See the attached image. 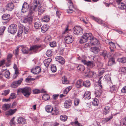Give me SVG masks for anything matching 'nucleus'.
<instances>
[{"mask_svg":"<svg viewBox=\"0 0 126 126\" xmlns=\"http://www.w3.org/2000/svg\"><path fill=\"white\" fill-rule=\"evenodd\" d=\"M17 94L22 93L24 96L28 97L32 93V90L30 87H26L23 88H19L17 91Z\"/></svg>","mask_w":126,"mask_h":126,"instance_id":"nucleus-2","label":"nucleus"},{"mask_svg":"<svg viewBox=\"0 0 126 126\" xmlns=\"http://www.w3.org/2000/svg\"><path fill=\"white\" fill-rule=\"evenodd\" d=\"M82 58H83L84 59H82L81 60V61L84 64L86 65L87 62V61L85 59V58H86V57L85 56H82Z\"/></svg>","mask_w":126,"mask_h":126,"instance_id":"nucleus-60","label":"nucleus"},{"mask_svg":"<svg viewBox=\"0 0 126 126\" xmlns=\"http://www.w3.org/2000/svg\"><path fill=\"white\" fill-rule=\"evenodd\" d=\"M100 55L103 56L105 59H107L108 57L107 52L106 51H104L100 52Z\"/></svg>","mask_w":126,"mask_h":126,"instance_id":"nucleus-23","label":"nucleus"},{"mask_svg":"<svg viewBox=\"0 0 126 126\" xmlns=\"http://www.w3.org/2000/svg\"><path fill=\"white\" fill-rule=\"evenodd\" d=\"M51 69L52 72H55L57 70L56 66L54 64L52 65L51 67Z\"/></svg>","mask_w":126,"mask_h":126,"instance_id":"nucleus-47","label":"nucleus"},{"mask_svg":"<svg viewBox=\"0 0 126 126\" xmlns=\"http://www.w3.org/2000/svg\"><path fill=\"white\" fill-rule=\"evenodd\" d=\"M40 5V2L38 0H34L33 3V5L30 7L29 10L28 16L24 17L23 19L21 18V21L23 23H30L31 22L33 17V14L34 11L37 10V7Z\"/></svg>","mask_w":126,"mask_h":126,"instance_id":"nucleus-1","label":"nucleus"},{"mask_svg":"<svg viewBox=\"0 0 126 126\" xmlns=\"http://www.w3.org/2000/svg\"><path fill=\"white\" fill-rule=\"evenodd\" d=\"M46 55L48 57H50L52 55V51L51 49H48L46 53Z\"/></svg>","mask_w":126,"mask_h":126,"instance_id":"nucleus-43","label":"nucleus"},{"mask_svg":"<svg viewBox=\"0 0 126 126\" xmlns=\"http://www.w3.org/2000/svg\"><path fill=\"white\" fill-rule=\"evenodd\" d=\"M91 93L89 91H86L83 95V98L85 99H89L91 98Z\"/></svg>","mask_w":126,"mask_h":126,"instance_id":"nucleus-19","label":"nucleus"},{"mask_svg":"<svg viewBox=\"0 0 126 126\" xmlns=\"http://www.w3.org/2000/svg\"><path fill=\"white\" fill-rule=\"evenodd\" d=\"M48 26L47 25H44L41 28L42 32L44 33L46 32L48 29Z\"/></svg>","mask_w":126,"mask_h":126,"instance_id":"nucleus-27","label":"nucleus"},{"mask_svg":"<svg viewBox=\"0 0 126 126\" xmlns=\"http://www.w3.org/2000/svg\"><path fill=\"white\" fill-rule=\"evenodd\" d=\"M83 81L81 79L78 80L76 82L75 86L76 87L78 88H80L83 86Z\"/></svg>","mask_w":126,"mask_h":126,"instance_id":"nucleus-12","label":"nucleus"},{"mask_svg":"<svg viewBox=\"0 0 126 126\" xmlns=\"http://www.w3.org/2000/svg\"><path fill=\"white\" fill-rule=\"evenodd\" d=\"M119 7L122 9H124L126 8V6L123 3H120L119 4Z\"/></svg>","mask_w":126,"mask_h":126,"instance_id":"nucleus-49","label":"nucleus"},{"mask_svg":"<svg viewBox=\"0 0 126 126\" xmlns=\"http://www.w3.org/2000/svg\"><path fill=\"white\" fill-rule=\"evenodd\" d=\"M51 39V38L50 36H47L45 37V41L47 42L50 41Z\"/></svg>","mask_w":126,"mask_h":126,"instance_id":"nucleus-56","label":"nucleus"},{"mask_svg":"<svg viewBox=\"0 0 126 126\" xmlns=\"http://www.w3.org/2000/svg\"><path fill=\"white\" fill-rule=\"evenodd\" d=\"M101 94V91L100 90H97L95 93V96L97 97H99Z\"/></svg>","mask_w":126,"mask_h":126,"instance_id":"nucleus-42","label":"nucleus"},{"mask_svg":"<svg viewBox=\"0 0 126 126\" xmlns=\"http://www.w3.org/2000/svg\"><path fill=\"white\" fill-rule=\"evenodd\" d=\"M117 61L121 63H126V58L122 57L118 59Z\"/></svg>","mask_w":126,"mask_h":126,"instance_id":"nucleus-29","label":"nucleus"},{"mask_svg":"<svg viewBox=\"0 0 126 126\" xmlns=\"http://www.w3.org/2000/svg\"><path fill=\"white\" fill-rule=\"evenodd\" d=\"M52 59L50 58L46 59L44 61V63L46 67H47L50 64V63L51 62Z\"/></svg>","mask_w":126,"mask_h":126,"instance_id":"nucleus-20","label":"nucleus"},{"mask_svg":"<svg viewBox=\"0 0 126 126\" xmlns=\"http://www.w3.org/2000/svg\"><path fill=\"white\" fill-rule=\"evenodd\" d=\"M72 104L71 100L70 99L66 100L65 102L64 106L65 108H69Z\"/></svg>","mask_w":126,"mask_h":126,"instance_id":"nucleus-15","label":"nucleus"},{"mask_svg":"<svg viewBox=\"0 0 126 126\" xmlns=\"http://www.w3.org/2000/svg\"><path fill=\"white\" fill-rule=\"evenodd\" d=\"M12 56V55L10 54L8 55L6 61V64L5 65L6 67L9 66L11 64V62L10 61L11 58Z\"/></svg>","mask_w":126,"mask_h":126,"instance_id":"nucleus-13","label":"nucleus"},{"mask_svg":"<svg viewBox=\"0 0 126 126\" xmlns=\"http://www.w3.org/2000/svg\"><path fill=\"white\" fill-rule=\"evenodd\" d=\"M90 42H91V44L92 45H97L99 44L98 40L96 38H94L93 37Z\"/></svg>","mask_w":126,"mask_h":126,"instance_id":"nucleus-18","label":"nucleus"},{"mask_svg":"<svg viewBox=\"0 0 126 126\" xmlns=\"http://www.w3.org/2000/svg\"><path fill=\"white\" fill-rule=\"evenodd\" d=\"M17 27V26L16 25L11 24L8 27V31L12 34H14L16 32Z\"/></svg>","mask_w":126,"mask_h":126,"instance_id":"nucleus-5","label":"nucleus"},{"mask_svg":"<svg viewBox=\"0 0 126 126\" xmlns=\"http://www.w3.org/2000/svg\"><path fill=\"white\" fill-rule=\"evenodd\" d=\"M73 33L75 34L80 35L83 33L82 29L79 26H76L73 29Z\"/></svg>","mask_w":126,"mask_h":126,"instance_id":"nucleus-4","label":"nucleus"},{"mask_svg":"<svg viewBox=\"0 0 126 126\" xmlns=\"http://www.w3.org/2000/svg\"><path fill=\"white\" fill-rule=\"evenodd\" d=\"M19 48H17L14 51V53L16 57L18 54V53L19 51Z\"/></svg>","mask_w":126,"mask_h":126,"instance_id":"nucleus-61","label":"nucleus"},{"mask_svg":"<svg viewBox=\"0 0 126 126\" xmlns=\"http://www.w3.org/2000/svg\"><path fill=\"white\" fill-rule=\"evenodd\" d=\"M41 47V45H35L31 47L30 49V51H32L34 53L37 52V50Z\"/></svg>","mask_w":126,"mask_h":126,"instance_id":"nucleus-8","label":"nucleus"},{"mask_svg":"<svg viewBox=\"0 0 126 126\" xmlns=\"http://www.w3.org/2000/svg\"><path fill=\"white\" fill-rule=\"evenodd\" d=\"M10 104H5L3 105L2 108L4 110L6 111L10 108Z\"/></svg>","mask_w":126,"mask_h":126,"instance_id":"nucleus-31","label":"nucleus"},{"mask_svg":"<svg viewBox=\"0 0 126 126\" xmlns=\"http://www.w3.org/2000/svg\"><path fill=\"white\" fill-rule=\"evenodd\" d=\"M10 91V90L9 89L5 90L4 91V93H2L1 94L4 96H6L9 93Z\"/></svg>","mask_w":126,"mask_h":126,"instance_id":"nucleus-54","label":"nucleus"},{"mask_svg":"<svg viewBox=\"0 0 126 126\" xmlns=\"http://www.w3.org/2000/svg\"><path fill=\"white\" fill-rule=\"evenodd\" d=\"M53 108L50 105L46 106L45 108L46 111L48 112H51L53 110Z\"/></svg>","mask_w":126,"mask_h":126,"instance_id":"nucleus-30","label":"nucleus"},{"mask_svg":"<svg viewBox=\"0 0 126 126\" xmlns=\"http://www.w3.org/2000/svg\"><path fill=\"white\" fill-rule=\"evenodd\" d=\"M92 49L93 51L95 54L97 53L99 51V49L96 47H93Z\"/></svg>","mask_w":126,"mask_h":126,"instance_id":"nucleus-50","label":"nucleus"},{"mask_svg":"<svg viewBox=\"0 0 126 126\" xmlns=\"http://www.w3.org/2000/svg\"><path fill=\"white\" fill-rule=\"evenodd\" d=\"M14 5L12 2L8 3L6 6V9L9 11H12L14 8Z\"/></svg>","mask_w":126,"mask_h":126,"instance_id":"nucleus-16","label":"nucleus"},{"mask_svg":"<svg viewBox=\"0 0 126 126\" xmlns=\"http://www.w3.org/2000/svg\"><path fill=\"white\" fill-rule=\"evenodd\" d=\"M18 86L17 82L14 81L12 83L11 85V87L12 88H15L17 87Z\"/></svg>","mask_w":126,"mask_h":126,"instance_id":"nucleus-53","label":"nucleus"},{"mask_svg":"<svg viewBox=\"0 0 126 126\" xmlns=\"http://www.w3.org/2000/svg\"><path fill=\"white\" fill-rule=\"evenodd\" d=\"M79 100L78 99H75L74 100V104L75 105L77 106L79 104Z\"/></svg>","mask_w":126,"mask_h":126,"instance_id":"nucleus-63","label":"nucleus"},{"mask_svg":"<svg viewBox=\"0 0 126 126\" xmlns=\"http://www.w3.org/2000/svg\"><path fill=\"white\" fill-rule=\"evenodd\" d=\"M52 115H57L59 114V109L56 107H55L53 108L52 111Z\"/></svg>","mask_w":126,"mask_h":126,"instance_id":"nucleus-25","label":"nucleus"},{"mask_svg":"<svg viewBox=\"0 0 126 126\" xmlns=\"http://www.w3.org/2000/svg\"><path fill=\"white\" fill-rule=\"evenodd\" d=\"M119 71L120 72H123L124 73H126V67H121L120 68Z\"/></svg>","mask_w":126,"mask_h":126,"instance_id":"nucleus-45","label":"nucleus"},{"mask_svg":"<svg viewBox=\"0 0 126 126\" xmlns=\"http://www.w3.org/2000/svg\"><path fill=\"white\" fill-rule=\"evenodd\" d=\"M29 8V5L26 2H25L22 6L21 9V11L24 13L27 12Z\"/></svg>","mask_w":126,"mask_h":126,"instance_id":"nucleus-10","label":"nucleus"},{"mask_svg":"<svg viewBox=\"0 0 126 126\" xmlns=\"http://www.w3.org/2000/svg\"><path fill=\"white\" fill-rule=\"evenodd\" d=\"M62 83L64 84H67L69 83V81L67 80V79L65 78V76H63L62 77Z\"/></svg>","mask_w":126,"mask_h":126,"instance_id":"nucleus-33","label":"nucleus"},{"mask_svg":"<svg viewBox=\"0 0 126 126\" xmlns=\"http://www.w3.org/2000/svg\"><path fill=\"white\" fill-rule=\"evenodd\" d=\"M87 72L85 73V74H87L86 75L87 76L89 77H94L95 76V73L94 72L91 71L90 69H87Z\"/></svg>","mask_w":126,"mask_h":126,"instance_id":"nucleus-9","label":"nucleus"},{"mask_svg":"<svg viewBox=\"0 0 126 126\" xmlns=\"http://www.w3.org/2000/svg\"><path fill=\"white\" fill-rule=\"evenodd\" d=\"M64 40L67 44H69L72 42L73 38L72 36L68 35L65 37Z\"/></svg>","mask_w":126,"mask_h":126,"instance_id":"nucleus-7","label":"nucleus"},{"mask_svg":"<svg viewBox=\"0 0 126 126\" xmlns=\"http://www.w3.org/2000/svg\"><path fill=\"white\" fill-rule=\"evenodd\" d=\"M68 3L70 4V5L69 6V9L67 10V12L68 13H72L73 12V9H72L73 8V7L72 5L73 3L70 1L68 2Z\"/></svg>","mask_w":126,"mask_h":126,"instance_id":"nucleus-22","label":"nucleus"},{"mask_svg":"<svg viewBox=\"0 0 126 126\" xmlns=\"http://www.w3.org/2000/svg\"><path fill=\"white\" fill-rule=\"evenodd\" d=\"M90 82L89 80H86L83 83V86H84L86 87H89L90 86Z\"/></svg>","mask_w":126,"mask_h":126,"instance_id":"nucleus-41","label":"nucleus"},{"mask_svg":"<svg viewBox=\"0 0 126 126\" xmlns=\"http://www.w3.org/2000/svg\"><path fill=\"white\" fill-rule=\"evenodd\" d=\"M102 77H100L99 79L98 80V83L99 86L101 88H99L100 89L102 88V86L101 85V84H102V81L103 80L102 79Z\"/></svg>","mask_w":126,"mask_h":126,"instance_id":"nucleus-39","label":"nucleus"},{"mask_svg":"<svg viewBox=\"0 0 126 126\" xmlns=\"http://www.w3.org/2000/svg\"><path fill=\"white\" fill-rule=\"evenodd\" d=\"M16 95L15 93H12L10 95L9 98L10 99H13L16 98Z\"/></svg>","mask_w":126,"mask_h":126,"instance_id":"nucleus-57","label":"nucleus"},{"mask_svg":"<svg viewBox=\"0 0 126 126\" xmlns=\"http://www.w3.org/2000/svg\"><path fill=\"white\" fill-rule=\"evenodd\" d=\"M67 119V117L65 115H61L60 117V119L63 121H66Z\"/></svg>","mask_w":126,"mask_h":126,"instance_id":"nucleus-37","label":"nucleus"},{"mask_svg":"<svg viewBox=\"0 0 126 126\" xmlns=\"http://www.w3.org/2000/svg\"><path fill=\"white\" fill-rule=\"evenodd\" d=\"M41 25V24L39 21L35 22L34 24V27L36 29L39 28Z\"/></svg>","mask_w":126,"mask_h":126,"instance_id":"nucleus-28","label":"nucleus"},{"mask_svg":"<svg viewBox=\"0 0 126 126\" xmlns=\"http://www.w3.org/2000/svg\"><path fill=\"white\" fill-rule=\"evenodd\" d=\"M55 59L57 61L62 64H64L65 63L64 59L61 56H58L56 57Z\"/></svg>","mask_w":126,"mask_h":126,"instance_id":"nucleus-14","label":"nucleus"},{"mask_svg":"<svg viewBox=\"0 0 126 126\" xmlns=\"http://www.w3.org/2000/svg\"><path fill=\"white\" fill-rule=\"evenodd\" d=\"M113 116L111 115L110 116L108 117V118H105L103 120V121L104 123H106L110 121L113 118Z\"/></svg>","mask_w":126,"mask_h":126,"instance_id":"nucleus-36","label":"nucleus"},{"mask_svg":"<svg viewBox=\"0 0 126 126\" xmlns=\"http://www.w3.org/2000/svg\"><path fill=\"white\" fill-rule=\"evenodd\" d=\"M17 109H10V110L7 111L5 112V114L6 115H11L14 114L17 110Z\"/></svg>","mask_w":126,"mask_h":126,"instance_id":"nucleus-17","label":"nucleus"},{"mask_svg":"<svg viewBox=\"0 0 126 126\" xmlns=\"http://www.w3.org/2000/svg\"><path fill=\"white\" fill-rule=\"evenodd\" d=\"M98 104V101L97 99H94L92 102V104L94 106L97 105Z\"/></svg>","mask_w":126,"mask_h":126,"instance_id":"nucleus-48","label":"nucleus"},{"mask_svg":"<svg viewBox=\"0 0 126 126\" xmlns=\"http://www.w3.org/2000/svg\"><path fill=\"white\" fill-rule=\"evenodd\" d=\"M29 49L26 47H23L22 49V51L23 53L24 54H27L28 52Z\"/></svg>","mask_w":126,"mask_h":126,"instance_id":"nucleus-46","label":"nucleus"},{"mask_svg":"<svg viewBox=\"0 0 126 126\" xmlns=\"http://www.w3.org/2000/svg\"><path fill=\"white\" fill-rule=\"evenodd\" d=\"M110 110V108L109 107H106L103 110V113L105 115L108 114Z\"/></svg>","mask_w":126,"mask_h":126,"instance_id":"nucleus-26","label":"nucleus"},{"mask_svg":"<svg viewBox=\"0 0 126 126\" xmlns=\"http://www.w3.org/2000/svg\"><path fill=\"white\" fill-rule=\"evenodd\" d=\"M42 98L43 100L46 101L49 99L50 98V97L48 94H45L42 96Z\"/></svg>","mask_w":126,"mask_h":126,"instance_id":"nucleus-40","label":"nucleus"},{"mask_svg":"<svg viewBox=\"0 0 126 126\" xmlns=\"http://www.w3.org/2000/svg\"><path fill=\"white\" fill-rule=\"evenodd\" d=\"M10 72L9 70L5 72L4 74L5 77L7 78H9L10 75Z\"/></svg>","mask_w":126,"mask_h":126,"instance_id":"nucleus-58","label":"nucleus"},{"mask_svg":"<svg viewBox=\"0 0 126 126\" xmlns=\"http://www.w3.org/2000/svg\"><path fill=\"white\" fill-rule=\"evenodd\" d=\"M115 64V59L113 57H111L109 59L108 62V65L109 66H111Z\"/></svg>","mask_w":126,"mask_h":126,"instance_id":"nucleus-21","label":"nucleus"},{"mask_svg":"<svg viewBox=\"0 0 126 126\" xmlns=\"http://www.w3.org/2000/svg\"><path fill=\"white\" fill-rule=\"evenodd\" d=\"M93 37L92 33H84L80 39L79 42L82 44L85 43L88 40L90 41Z\"/></svg>","mask_w":126,"mask_h":126,"instance_id":"nucleus-3","label":"nucleus"},{"mask_svg":"<svg viewBox=\"0 0 126 126\" xmlns=\"http://www.w3.org/2000/svg\"><path fill=\"white\" fill-rule=\"evenodd\" d=\"M86 65L90 67H93L94 66L95 64L93 62L89 61L87 62Z\"/></svg>","mask_w":126,"mask_h":126,"instance_id":"nucleus-34","label":"nucleus"},{"mask_svg":"<svg viewBox=\"0 0 126 126\" xmlns=\"http://www.w3.org/2000/svg\"><path fill=\"white\" fill-rule=\"evenodd\" d=\"M15 118V117H14L10 120V125L11 126L13 125H15V123L14 122V120Z\"/></svg>","mask_w":126,"mask_h":126,"instance_id":"nucleus-55","label":"nucleus"},{"mask_svg":"<svg viewBox=\"0 0 126 126\" xmlns=\"http://www.w3.org/2000/svg\"><path fill=\"white\" fill-rule=\"evenodd\" d=\"M116 87L114 85L112 87H110V91L111 92H115L116 91Z\"/></svg>","mask_w":126,"mask_h":126,"instance_id":"nucleus-51","label":"nucleus"},{"mask_svg":"<svg viewBox=\"0 0 126 126\" xmlns=\"http://www.w3.org/2000/svg\"><path fill=\"white\" fill-rule=\"evenodd\" d=\"M23 27H20L18 31L17 35L18 36L20 37L21 35V34L23 32Z\"/></svg>","mask_w":126,"mask_h":126,"instance_id":"nucleus-35","label":"nucleus"},{"mask_svg":"<svg viewBox=\"0 0 126 126\" xmlns=\"http://www.w3.org/2000/svg\"><path fill=\"white\" fill-rule=\"evenodd\" d=\"M41 69L39 66H37L35 68H32L31 70V72L34 74H37L41 72Z\"/></svg>","mask_w":126,"mask_h":126,"instance_id":"nucleus-6","label":"nucleus"},{"mask_svg":"<svg viewBox=\"0 0 126 126\" xmlns=\"http://www.w3.org/2000/svg\"><path fill=\"white\" fill-rule=\"evenodd\" d=\"M6 28L5 27H3L0 28V35H2L3 33V32L4 30Z\"/></svg>","mask_w":126,"mask_h":126,"instance_id":"nucleus-52","label":"nucleus"},{"mask_svg":"<svg viewBox=\"0 0 126 126\" xmlns=\"http://www.w3.org/2000/svg\"><path fill=\"white\" fill-rule=\"evenodd\" d=\"M77 67L78 70L81 71H83L85 69V68L84 66L81 65H78Z\"/></svg>","mask_w":126,"mask_h":126,"instance_id":"nucleus-38","label":"nucleus"},{"mask_svg":"<svg viewBox=\"0 0 126 126\" xmlns=\"http://www.w3.org/2000/svg\"><path fill=\"white\" fill-rule=\"evenodd\" d=\"M33 92L34 94H38L40 93L41 92L38 89H35L33 90Z\"/></svg>","mask_w":126,"mask_h":126,"instance_id":"nucleus-62","label":"nucleus"},{"mask_svg":"<svg viewBox=\"0 0 126 126\" xmlns=\"http://www.w3.org/2000/svg\"><path fill=\"white\" fill-rule=\"evenodd\" d=\"M56 43L54 41L50 43L49 45L51 47H54L56 46Z\"/></svg>","mask_w":126,"mask_h":126,"instance_id":"nucleus-59","label":"nucleus"},{"mask_svg":"<svg viewBox=\"0 0 126 126\" xmlns=\"http://www.w3.org/2000/svg\"><path fill=\"white\" fill-rule=\"evenodd\" d=\"M121 123L122 126H126V117L122 119Z\"/></svg>","mask_w":126,"mask_h":126,"instance_id":"nucleus-44","label":"nucleus"},{"mask_svg":"<svg viewBox=\"0 0 126 126\" xmlns=\"http://www.w3.org/2000/svg\"><path fill=\"white\" fill-rule=\"evenodd\" d=\"M10 15L8 14H3L2 16V19L4 20H7L8 22L10 20Z\"/></svg>","mask_w":126,"mask_h":126,"instance_id":"nucleus-24","label":"nucleus"},{"mask_svg":"<svg viewBox=\"0 0 126 126\" xmlns=\"http://www.w3.org/2000/svg\"><path fill=\"white\" fill-rule=\"evenodd\" d=\"M109 44L113 48H115V45L114 43L111 42H109Z\"/></svg>","mask_w":126,"mask_h":126,"instance_id":"nucleus-64","label":"nucleus"},{"mask_svg":"<svg viewBox=\"0 0 126 126\" xmlns=\"http://www.w3.org/2000/svg\"><path fill=\"white\" fill-rule=\"evenodd\" d=\"M17 121L19 124L24 125L27 123L26 119L21 117H18Z\"/></svg>","mask_w":126,"mask_h":126,"instance_id":"nucleus-11","label":"nucleus"},{"mask_svg":"<svg viewBox=\"0 0 126 126\" xmlns=\"http://www.w3.org/2000/svg\"><path fill=\"white\" fill-rule=\"evenodd\" d=\"M50 19V17L48 15H47L44 16L42 18V20L44 22H47Z\"/></svg>","mask_w":126,"mask_h":126,"instance_id":"nucleus-32","label":"nucleus"}]
</instances>
